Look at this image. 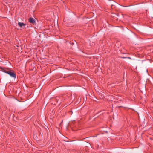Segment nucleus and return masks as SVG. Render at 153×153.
Instances as JSON below:
<instances>
[{
  "mask_svg": "<svg viewBox=\"0 0 153 153\" xmlns=\"http://www.w3.org/2000/svg\"><path fill=\"white\" fill-rule=\"evenodd\" d=\"M71 45H73V44H74V43H73V42L71 43Z\"/></svg>",
  "mask_w": 153,
  "mask_h": 153,
  "instance_id": "20e7f679",
  "label": "nucleus"
},
{
  "mask_svg": "<svg viewBox=\"0 0 153 153\" xmlns=\"http://www.w3.org/2000/svg\"><path fill=\"white\" fill-rule=\"evenodd\" d=\"M128 59H131V58L130 57H128Z\"/></svg>",
  "mask_w": 153,
  "mask_h": 153,
  "instance_id": "39448f33",
  "label": "nucleus"
},
{
  "mask_svg": "<svg viewBox=\"0 0 153 153\" xmlns=\"http://www.w3.org/2000/svg\"><path fill=\"white\" fill-rule=\"evenodd\" d=\"M0 69L1 71L8 74L10 76L13 77L14 79L16 78V74L13 71L10 70L8 68L0 67Z\"/></svg>",
  "mask_w": 153,
  "mask_h": 153,
  "instance_id": "f257e3e1",
  "label": "nucleus"
},
{
  "mask_svg": "<svg viewBox=\"0 0 153 153\" xmlns=\"http://www.w3.org/2000/svg\"><path fill=\"white\" fill-rule=\"evenodd\" d=\"M113 2L114 3V4H117V3H116V2H114V1H113Z\"/></svg>",
  "mask_w": 153,
  "mask_h": 153,
  "instance_id": "423d86ee",
  "label": "nucleus"
},
{
  "mask_svg": "<svg viewBox=\"0 0 153 153\" xmlns=\"http://www.w3.org/2000/svg\"><path fill=\"white\" fill-rule=\"evenodd\" d=\"M18 24L21 27H24V26L26 25V24L23 23H21L20 22H19Z\"/></svg>",
  "mask_w": 153,
  "mask_h": 153,
  "instance_id": "7ed1b4c3",
  "label": "nucleus"
},
{
  "mask_svg": "<svg viewBox=\"0 0 153 153\" xmlns=\"http://www.w3.org/2000/svg\"><path fill=\"white\" fill-rule=\"evenodd\" d=\"M114 5V4H111V6H113Z\"/></svg>",
  "mask_w": 153,
  "mask_h": 153,
  "instance_id": "0eeeda50",
  "label": "nucleus"
},
{
  "mask_svg": "<svg viewBox=\"0 0 153 153\" xmlns=\"http://www.w3.org/2000/svg\"><path fill=\"white\" fill-rule=\"evenodd\" d=\"M128 6H126V7H128Z\"/></svg>",
  "mask_w": 153,
  "mask_h": 153,
  "instance_id": "6e6552de",
  "label": "nucleus"
},
{
  "mask_svg": "<svg viewBox=\"0 0 153 153\" xmlns=\"http://www.w3.org/2000/svg\"><path fill=\"white\" fill-rule=\"evenodd\" d=\"M28 21L30 23L34 24L36 23V20L33 18L30 17L28 19Z\"/></svg>",
  "mask_w": 153,
  "mask_h": 153,
  "instance_id": "f03ea898",
  "label": "nucleus"
}]
</instances>
